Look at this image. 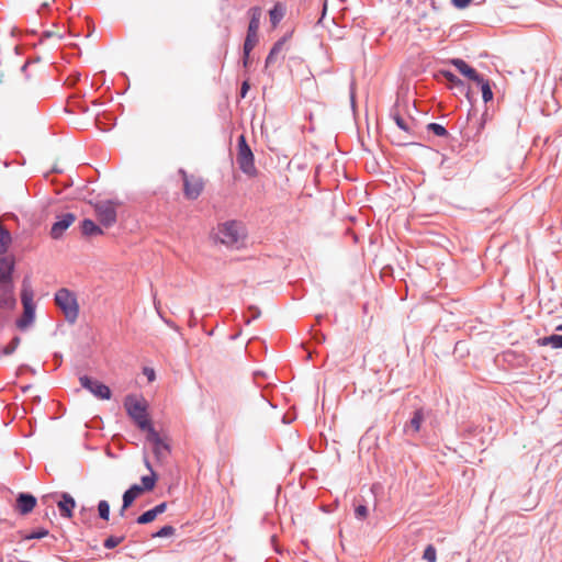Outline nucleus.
I'll return each mask as SVG.
<instances>
[{"instance_id":"de8ad7c7","label":"nucleus","mask_w":562,"mask_h":562,"mask_svg":"<svg viewBox=\"0 0 562 562\" xmlns=\"http://www.w3.org/2000/svg\"><path fill=\"white\" fill-rule=\"evenodd\" d=\"M248 65H249V55L246 56L244 54V67H248Z\"/></svg>"},{"instance_id":"f8f14e48","label":"nucleus","mask_w":562,"mask_h":562,"mask_svg":"<svg viewBox=\"0 0 562 562\" xmlns=\"http://www.w3.org/2000/svg\"><path fill=\"white\" fill-rule=\"evenodd\" d=\"M14 260L9 257L0 258V283H13Z\"/></svg>"},{"instance_id":"2eb2a0df","label":"nucleus","mask_w":562,"mask_h":562,"mask_svg":"<svg viewBox=\"0 0 562 562\" xmlns=\"http://www.w3.org/2000/svg\"><path fill=\"white\" fill-rule=\"evenodd\" d=\"M68 227H70V212L64 213L61 217L53 224L50 228L52 238H60Z\"/></svg>"},{"instance_id":"c9c22d12","label":"nucleus","mask_w":562,"mask_h":562,"mask_svg":"<svg viewBox=\"0 0 562 562\" xmlns=\"http://www.w3.org/2000/svg\"><path fill=\"white\" fill-rule=\"evenodd\" d=\"M356 517L359 519H366L368 516V508L364 505H359L355 509Z\"/></svg>"},{"instance_id":"bb28decb","label":"nucleus","mask_w":562,"mask_h":562,"mask_svg":"<svg viewBox=\"0 0 562 562\" xmlns=\"http://www.w3.org/2000/svg\"><path fill=\"white\" fill-rule=\"evenodd\" d=\"M48 535V530L45 528H37L30 533L23 536L24 540L42 539Z\"/></svg>"},{"instance_id":"72a5a7b5","label":"nucleus","mask_w":562,"mask_h":562,"mask_svg":"<svg viewBox=\"0 0 562 562\" xmlns=\"http://www.w3.org/2000/svg\"><path fill=\"white\" fill-rule=\"evenodd\" d=\"M173 533H175V528L172 526H164L154 535V537L164 538V537L172 536Z\"/></svg>"},{"instance_id":"ea45409f","label":"nucleus","mask_w":562,"mask_h":562,"mask_svg":"<svg viewBox=\"0 0 562 562\" xmlns=\"http://www.w3.org/2000/svg\"><path fill=\"white\" fill-rule=\"evenodd\" d=\"M250 86H249V82L248 80H245L241 85V88H240V97L241 98H245L248 90H249Z\"/></svg>"},{"instance_id":"a19ab883","label":"nucleus","mask_w":562,"mask_h":562,"mask_svg":"<svg viewBox=\"0 0 562 562\" xmlns=\"http://www.w3.org/2000/svg\"><path fill=\"white\" fill-rule=\"evenodd\" d=\"M66 328H65V324H58L57 327H56V330L54 333L55 336H57L58 334H61V335H65L66 334Z\"/></svg>"},{"instance_id":"393cba45","label":"nucleus","mask_w":562,"mask_h":562,"mask_svg":"<svg viewBox=\"0 0 562 562\" xmlns=\"http://www.w3.org/2000/svg\"><path fill=\"white\" fill-rule=\"evenodd\" d=\"M476 82L479 85H481L482 98H483L484 102L491 101L493 99V92H492L488 81L484 80L482 78V81H476Z\"/></svg>"},{"instance_id":"603ef678","label":"nucleus","mask_w":562,"mask_h":562,"mask_svg":"<svg viewBox=\"0 0 562 562\" xmlns=\"http://www.w3.org/2000/svg\"><path fill=\"white\" fill-rule=\"evenodd\" d=\"M252 315H254V317H257L259 315V311L258 310H254Z\"/></svg>"},{"instance_id":"4c0bfd02","label":"nucleus","mask_w":562,"mask_h":562,"mask_svg":"<svg viewBox=\"0 0 562 562\" xmlns=\"http://www.w3.org/2000/svg\"><path fill=\"white\" fill-rule=\"evenodd\" d=\"M151 509L154 510L155 515L158 516V515L165 513V510L167 509V503H161Z\"/></svg>"},{"instance_id":"1a4fd4ad","label":"nucleus","mask_w":562,"mask_h":562,"mask_svg":"<svg viewBox=\"0 0 562 562\" xmlns=\"http://www.w3.org/2000/svg\"><path fill=\"white\" fill-rule=\"evenodd\" d=\"M147 440L153 443L154 453L159 461L165 460L169 456L170 448L168 442L159 436L154 427L147 431Z\"/></svg>"},{"instance_id":"09e8293b","label":"nucleus","mask_w":562,"mask_h":562,"mask_svg":"<svg viewBox=\"0 0 562 562\" xmlns=\"http://www.w3.org/2000/svg\"><path fill=\"white\" fill-rule=\"evenodd\" d=\"M71 78H72V85H74V83H75V81L79 79V75H75V74L72 72Z\"/></svg>"},{"instance_id":"412c9836","label":"nucleus","mask_w":562,"mask_h":562,"mask_svg":"<svg viewBox=\"0 0 562 562\" xmlns=\"http://www.w3.org/2000/svg\"><path fill=\"white\" fill-rule=\"evenodd\" d=\"M537 344L541 347L551 346L554 349L562 348V335H551L539 338Z\"/></svg>"},{"instance_id":"79ce46f5","label":"nucleus","mask_w":562,"mask_h":562,"mask_svg":"<svg viewBox=\"0 0 562 562\" xmlns=\"http://www.w3.org/2000/svg\"><path fill=\"white\" fill-rule=\"evenodd\" d=\"M144 373L147 375V378H148V380H149V381H154V379H155V372H154V370H153V369H148V368H146V369L144 370Z\"/></svg>"},{"instance_id":"cd10ccee","label":"nucleus","mask_w":562,"mask_h":562,"mask_svg":"<svg viewBox=\"0 0 562 562\" xmlns=\"http://www.w3.org/2000/svg\"><path fill=\"white\" fill-rule=\"evenodd\" d=\"M98 512H99V516L104 519V520H109V516H110V505L106 501H100L99 504H98Z\"/></svg>"},{"instance_id":"f704fd0d","label":"nucleus","mask_w":562,"mask_h":562,"mask_svg":"<svg viewBox=\"0 0 562 562\" xmlns=\"http://www.w3.org/2000/svg\"><path fill=\"white\" fill-rule=\"evenodd\" d=\"M441 74L452 85H461L462 83V81L451 71L445 70Z\"/></svg>"},{"instance_id":"4468645a","label":"nucleus","mask_w":562,"mask_h":562,"mask_svg":"<svg viewBox=\"0 0 562 562\" xmlns=\"http://www.w3.org/2000/svg\"><path fill=\"white\" fill-rule=\"evenodd\" d=\"M286 42H288V36H283L273 45L269 55L267 56L266 68H268L269 66H272L274 63H277L280 57L282 59L284 58L283 52L285 50Z\"/></svg>"},{"instance_id":"49530a36","label":"nucleus","mask_w":562,"mask_h":562,"mask_svg":"<svg viewBox=\"0 0 562 562\" xmlns=\"http://www.w3.org/2000/svg\"><path fill=\"white\" fill-rule=\"evenodd\" d=\"M69 103H70V95H68V97L66 98V106H65V111H66V112H70V110H69V108H68Z\"/></svg>"},{"instance_id":"aec40b11","label":"nucleus","mask_w":562,"mask_h":562,"mask_svg":"<svg viewBox=\"0 0 562 562\" xmlns=\"http://www.w3.org/2000/svg\"><path fill=\"white\" fill-rule=\"evenodd\" d=\"M57 506L60 512V515L70 518V494L64 492L60 494V499L57 501Z\"/></svg>"},{"instance_id":"a878e982","label":"nucleus","mask_w":562,"mask_h":562,"mask_svg":"<svg viewBox=\"0 0 562 562\" xmlns=\"http://www.w3.org/2000/svg\"><path fill=\"white\" fill-rule=\"evenodd\" d=\"M20 341H21L20 337L14 336L11 339V341L2 349V351H1L2 355H4V356L12 355L16 350L18 346L20 345Z\"/></svg>"},{"instance_id":"c756f323","label":"nucleus","mask_w":562,"mask_h":562,"mask_svg":"<svg viewBox=\"0 0 562 562\" xmlns=\"http://www.w3.org/2000/svg\"><path fill=\"white\" fill-rule=\"evenodd\" d=\"M427 128H428V131L432 132L437 136H441L442 137V136H447L448 135L447 130L442 125H440L438 123H430V124L427 125Z\"/></svg>"},{"instance_id":"a211bd4d","label":"nucleus","mask_w":562,"mask_h":562,"mask_svg":"<svg viewBox=\"0 0 562 562\" xmlns=\"http://www.w3.org/2000/svg\"><path fill=\"white\" fill-rule=\"evenodd\" d=\"M12 243V236L9 229L0 222V256H3Z\"/></svg>"},{"instance_id":"9d476101","label":"nucleus","mask_w":562,"mask_h":562,"mask_svg":"<svg viewBox=\"0 0 562 562\" xmlns=\"http://www.w3.org/2000/svg\"><path fill=\"white\" fill-rule=\"evenodd\" d=\"M15 306L14 283H0V310L11 311Z\"/></svg>"},{"instance_id":"5701e85b","label":"nucleus","mask_w":562,"mask_h":562,"mask_svg":"<svg viewBox=\"0 0 562 562\" xmlns=\"http://www.w3.org/2000/svg\"><path fill=\"white\" fill-rule=\"evenodd\" d=\"M269 15L272 26L276 27L284 15V8L280 3H277L273 9L270 10Z\"/></svg>"},{"instance_id":"0eeeda50","label":"nucleus","mask_w":562,"mask_h":562,"mask_svg":"<svg viewBox=\"0 0 562 562\" xmlns=\"http://www.w3.org/2000/svg\"><path fill=\"white\" fill-rule=\"evenodd\" d=\"M251 18L248 25L247 36L244 43V54L250 55V52L254 49L258 42V29L260 24L261 10L259 8H252L250 10Z\"/></svg>"},{"instance_id":"c03bdc74","label":"nucleus","mask_w":562,"mask_h":562,"mask_svg":"<svg viewBox=\"0 0 562 562\" xmlns=\"http://www.w3.org/2000/svg\"><path fill=\"white\" fill-rule=\"evenodd\" d=\"M54 35H55V33H54V32H52V31H45V32H43V37H45V38L52 37V36H54ZM56 36H57V38H58V40H60V38L63 37V36H61V35H59V34H56Z\"/></svg>"},{"instance_id":"58836bf2","label":"nucleus","mask_w":562,"mask_h":562,"mask_svg":"<svg viewBox=\"0 0 562 562\" xmlns=\"http://www.w3.org/2000/svg\"><path fill=\"white\" fill-rule=\"evenodd\" d=\"M471 1L472 0H452V3L454 4V7H457L459 9H463V8L468 7Z\"/></svg>"},{"instance_id":"5fc2aeb1","label":"nucleus","mask_w":562,"mask_h":562,"mask_svg":"<svg viewBox=\"0 0 562 562\" xmlns=\"http://www.w3.org/2000/svg\"><path fill=\"white\" fill-rule=\"evenodd\" d=\"M326 9H327V2L325 1V2H324V9H323V14H325V12H326Z\"/></svg>"},{"instance_id":"2f4dec72","label":"nucleus","mask_w":562,"mask_h":562,"mask_svg":"<svg viewBox=\"0 0 562 562\" xmlns=\"http://www.w3.org/2000/svg\"><path fill=\"white\" fill-rule=\"evenodd\" d=\"M423 558L427 562H436L437 561L436 549H435V547L432 544H429V546L426 547V549L424 551Z\"/></svg>"},{"instance_id":"f03ea898","label":"nucleus","mask_w":562,"mask_h":562,"mask_svg":"<svg viewBox=\"0 0 562 562\" xmlns=\"http://www.w3.org/2000/svg\"><path fill=\"white\" fill-rule=\"evenodd\" d=\"M124 407L128 416L142 430L148 431L153 428L148 418L147 405L144 398H139L135 395H127L124 400Z\"/></svg>"},{"instance_id":"7ed1b4c3","label":"nucleus","mask_w":562,"mask_h":562,"mask_svg":"<svg viewBox=\"0 0 562 562\" xmlns=\"http://www.w3.org/2000/svg\"><path fill=\"white\" fill-rule=\"evenodd\" d=\"M215 237L223 245L235 246L244 239L245 229L236 221L225 222L217 226Z\"/></svg>"},{"instance_id":"a18cd8bd","label":"nucleus","mask_w":562,"mask_h":562,"mask_svg":"<svg viewBox=\"0 0 562 562\" xmlns=\"http://www.w3.org/2000/svg\"><path fill=\"white\" fill-rule=\"evenodd\" d=\"M31 61H26L23 64V66L21 67V71L23 74H26V69H27V66L30 65ZM27 77V75H25Z\"/></svg>"},{"instance_id":"8fccbe9b","label":"nucleus","mask_w":562,"mask_h":562,"mask_svg":"<svg viewBox=\"0 0 562 562\" xmlns=\"http://www.w3.org/2000/svg\"><path fill=\"white\" fill-rule=\"evenodd\" d=\"M58 495H59L58 493H55V494H52V495H45L44 498L45 499L48 498V497L55 498Z\"/></svg>"},{"instance_id":"ddd939ff","label":"nucleus","mask_w":562,"mask_h":562,"mask_svg":"<svg viewBox=\"0 0 562 562\" xmlns=\"http://www.w3.org/2000/svg\"><path fill=\"white\" fill-rule=\"evenodd\" d=\"M55 302L63 311L67 322H70V290L63 288L55 294Z\"/></svg>"},{"instance_id":"e433bc0d","label":"nucleus","mask_w":562,"mask_h":562,"mask_svg":"<svg viewBox=\"0 0 562 562\" xmlns=\"http://www.w3.org/2000/svg\"><path fill=\"white\" fill-rule=\"evenodd\" d=\"M128 490L136 496V498L139 497L144 492H146V490L138 484L132 485Z\"/></svg>"},{"instance_id":"3c124183","label":"nucleus","mask_w":562,"mask_h":562,"mask_svg":"<svg viewBox=\"0 0 562 562\" xmlns=\"http://www.w3.org/2000/svg\"><path fill=\"white\" fill-rule=\"evenodd\" d=\"M31 389V385H25L22 387V392L25 393Z\"/></svg>"},{"instance_id":"f257e3e1","label":"nucleus","mask_w":562,"mask_h":562,"mask_svg":"<svg viewBox=\"0 0 562 562\" xmlns=\"http://www.w3.org/2000/svg\"><path fill=\"white\" fill-rule=\"evenodd\" d=\"M34 292L31 285V281L25 277L22 281L21 288V302L23 305V314L16 319V327L21 330H25L31 326L35 319L36 305L33 301Z\"/></svg>"},{"instance_id":"20e7f679","label":"nucleus","mask_w":562,"mask_h":562,"mask_svg":"<svg viewBox=\"0 0 562 562\" xmlns=\"http://www.w3.org/2000/svg\"><path fill=\"white\" fill-rule=\"evenodd\" d=\"M238 151L236 156V161L240 168V170L249 177H255L257 175V169L255 166L254 154L248 146L246 138L244 135L238 137Z\"/></svg>"},{"instance_id":"6e6552de","label":"nucleus","mask_w":562,"mask_h":562,"mask_svg":"<svg viewBox=\"0 0 562 562\" xmlns=\"http://www.w3.org/2000/svg\"><path fill=\"white\" fill-rule=\"evenodd\" d=\"M183 180V193L189 200H195L200 196L204 189V182L201 177L188 175L184 170H180Z\"/></svg>"},{"instance_id":"4d7b16f0","label":"nucleus","mask_w":562,"mask_h":562,"mask_svg":"<svg viewBox=\"0 0 562 562\" xmlns=\"http://www.w3.org/2000/svg\"><path fill=\"white\" fill-rule=\"evenodd\" d=\"M557 330H562V324L557 327Z\"/></svg>"},{"instance_id":"7c9ffc66","label":"nucleus","mask_w":562,"mask_h":562,"mask_svg":"<svg viewBox=\"0 0 562 562\" xmlns=\"http://www.w3.org/2000/svg\"><path fill=\"white\" fill-rule=\"evenodd\" d=\"M123 540H124L123 536H121V537L110 536L109 538H106L104 540V547L106 549H113V548L117 547L120 543H122Z\"/></svg>"},{"instance_id":"473e14b6","label":"nucleus","mask_w":562,"mask_h":562,"mask_svg":"<svg viewBox=\"0 0 562 562\" xmlns=\"http://www.w3.org/2000/svg\"><path fill=\"white\" fill-rule=\"evenodd\" d=\"M135 499H136V496L130 490H127L123 494V509H127L133 504V502Z\"/></svg>"},{"instance_id":"c85d7f7f","label":"nucleus","mask_w":562,"mask_h":562,"mask_svg":"<svg viewBox=\"0 0 562 562\" xmlns=\"http://www.w3.org/2000/svg\"><path fill=\"white\" fill-rule=\"evenodd\" d=\"M156 515L154 513L153 509H149L147 512H145L144 514H142L138 518H137V524H140V525H145V524H149L151 521H154L156 519Z\"/></svg>"},{"instance_id":"864d4df0","label":"nucleus","mask_w":562,"mask_h":562,"mask_svg":"<svg viewBox=\"0 0 562 562\" xmlns=\"http://www.w3.org/2000/svg\"><path fill=\"white\" fill-rule=\"evenodd\" d=\"M126 509H123V507L120 509V516H124Z\"/></svg>"},{"instance_id":"dca6fc26","label":"nucleus","mask_w":562,"mask_h":562,"mask_svg":"<svg viewBox=\"0 0 562 562\" xmlns=\"http://www.w3.org/2000/svg\"><path fill=\"white\" fill-rule=\"evenodd\" d=\"M451 64L465 77L473 81H482V77L476 70L470 67L464 60L456 58L451 60Z\"/></svg>"},{"instance_id":"9b49d317","label":"nucleus","mask_w":562,"mask_h":562,"mask_svg":"<svg viewBox=\"0 0 562 562\" xmlns=\"http://www.w3.org/2000/svg\"><path fill=\"white\" fill-rule=\"evenodd\" d=\"M37 499L34 495L30 493H19L16 496V505L15 508L20 515L30 514L34 507L36 506Z\"/></svg>"},{"instance_id":"423d86ee","label":"nucleus","mask_w":562,"mask_h":562,"mask_svg":"<svg viewBox=\"0 0 562 562\" xmlns=\"http://www.w3.org/2000/svg\"><path fill=\"white\" fill-rule=\"evenodd\" d=\"M79 383L81 387L90 392L98 400L105 401L110 400L112 396V392L108 385L87 374L79 376Z\"/></svg>"},{"instance_id":"b1692460","label":"nucleus","mask_w":562,"mask_h":562,"mask_svg":"<svg viewBox=\"0 0 562 562\" xmlns=\"http://www.w3.org/2000/svg\"><path fill=\"white\" fill-rule=\"evenodd\" d=\"M424 422V413L422 409H417L414 413V416L409 420L408 426L413 429L414 432H418L422 426V423Z\"/></svg>"},{"instance_id":"6e6d98bb","label":"nucleus","mask_w":562,"mask_h":562,"mask_svg":"<svg viewBox=\"0 0 562 562\" xmlns=\"http://www.w3.org/2000/svg\"><path fill=\"white\" fill-rule=\"evenodd\" d=\"M54 357L55 358H59V359L61 358V356L59 353H57V352L54 355Z\"/></svg>"},{"instance_id":"37998d69","label":"nucleus","mask_w":562,"mask_h":562,"mask_svg":"<svg viewBox=\"0 0 562 562\" xmlns=\"http://www.w3.org/2000/svg\"><path fill=\"white\" fill-rule=\"evenodd\" d=\"M71 308H72V321H74L76 318L77 314H78V311H79V306H78V304H77V302L75 300H72Z\"/></svg>"},{"instance_id":"39448f33","label":"nucleus","mask_w":562,"mask_h":562,"mask_svg":"<svg viewBox=\"0 0 562 562\" xmlns=\"http://www.w3.org/2000/svg\"><path fill=\"white\" fill-rule=\"evenodd\" d=\"M120 202L104 200L100 201L94 205L97 217L101 225L104 227H111L116 222V209L120 206Z\"/></svg>"},{"instance_id":"6ab92c4d","label":"nucleus","mask_w":562,"mask_h":562,"mask_svg":"<svg viewBox=\"0 0 562 562\" xmlns=\"http://www.w3.org/2000/svg\"><path fill=\"white\" fill-rule=\"evenodd\" d=\"M81 231L85 236H98L102 235L103 231L91 220H85L81 224Z\"/></svg>"},{"instance_id":"4be33fe9","label":"nucleus","mask_w":562,"mask_h":562,"mask_svg":"<svg viewBox=\"0 0 562 562\" xmlns=\"http://www.w3.org/2000/svg\"><path fill=\"white\" fill-rule=\"evenodd\" d=\"M146 467L150 470V475H146L142 477V486L146 490V492L153 491L155 488L157 482V475L153 471L150 463L148 460L145 461Z\"/></svg>"},{"instance_id":"f3484780","label":"nucleus","mask_w":562,"mask_h":562,"mask_svg":"<svg viewBox=\"0 0 562 562\" xmlns=\"http://www.w3.org/2000/svg\"><path fill=\"white\" fill-rule=\"evenodd\" d=\"M392 119L395 122L396 126L401 131H403L407 134L412 133L413 127H414V121L411 117L405 119V117L401 116L397 112H394L392 114Z\"/></svg>"}]
</instances>
